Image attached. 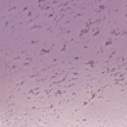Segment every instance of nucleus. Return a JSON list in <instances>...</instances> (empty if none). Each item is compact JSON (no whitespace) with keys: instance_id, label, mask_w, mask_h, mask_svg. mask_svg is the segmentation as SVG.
Wrapping results in <instances>:
<instances>
[{"instance_id":"1","label":"nucleus","mask_w":127,"mask_h":127,"mask_svg":"<svg viewBox=\"0 0 127 127\" xmlns=\"http://www.w3.org/2000/svg\"><path fill=\"white\" fill-rule=\"evenodd\" d=\"M107 44H111V43H107Z\"/></svg>"}]
</instances>
